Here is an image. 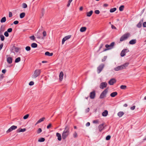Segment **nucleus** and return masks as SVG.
I'll return each mask as SVG.
<instances>
[{"label": "nucleus", "mask_w": 146, "mask_h": 146, "mask_svg": "<svg viewBox=\"0 0 146 146\" xmlns=\"http://www.w3.org/2000/svg\"><path fill=\"white\" fill-rule=\"evenodd\" d=\"M69 129L70 127L69 126L67 125L65 127L62 134V138L63 139H66L69 134Z\"/></svg>", "instance_id": "f257e3e1"}, {"label": "nucleus", "mask_w": 146, "mask_h": 146, "mask_svg": "<svg viewBox=\"0 0 146 146\" xmlns=\"http://www.w3.org/2000/svg\"><path fill=\"white\" fill-rule=\"evenodd\" d=\"M41 72L40 70L39 69L36 70L34 72L32 76V78H35L38 76H39Z\"/></svg>", "instance_id": "f03ea898"}, {"label": "nucleus", "mask_w": 146, "mask_h": 146, "mask_svg": "<svg viewBox=\"0 0 146 146\" xmlns=\"http://www.w3.org/2000/svg\"><path fill=\"white\" fill-rule=\"evenodd\" d=\"M130 34L129 33H127L122 36L120 38V40L121 42L123 41L124 40H126L129 36Z\"/></svg>", "instance_id": "7ed1b4c3"}, {"label": "nucleus", "mask_w": 146, "mask_h": 146, "mask_svg": "<svg viewBox=\"0 0 146 146\" xmlns=\"http://www.w3.org/2000/svg\"><path fill=\"white\" fill-rule=\"evenodd\" d=\"M105 66V65L103 64H100L97 68V72L98 74H99L102 71Z\"/></svg>", "instance_id": "20e7f679"}, {"label": "nucleus", "mask_w": 146, "mask_h": 146, "mask_svg": "<svg viewBox=\"0 0 146 146\" xmlns=\"http://www.w3.org/2000/svg\"><path fill=\"white\" fill-rule=\"evenodd\" d=\"M108 92V89H105L101 94L100 96V99H103L106 96Z\"/></svg>", "instance_id": "39448f33"}, {"label": "nucleus", "mask_w": 146, "mask_h": 146, "mask_svg": "<svg viewBox=\"0 0 146 146\" xmlns=\"http://www.w3.org/2000/svg\"><path fill=\"white\" fill-rule=\"evenodd\" d=\"M17 127L15 125H13L11 126L8 130L7 131V133H9L12 131L13 130H15L17 128Z\"/></svg>", "instance_id": "423d86ee"}, {"label": "nucleus", "mask_w": 146, "mask_h": 146, "mask_svg": "<svg viewBox=\"0 0 146 146\" xmlns=\"http://www.w3.org/2000/svg\"><path fill=\"white\" fill-rule=\"evenodd\" d=\"M107 85V84L106 82H102L100 85V88L101 89H103L104 88H106Z\"/></svg>", "instance_id": "0eeeda50"}, {"label": "nucleus", "mask_w": 146, "mask_h": 146, "mask_svg": "<svg viewBox=\"0 0 146 146\" xmlns=\"http://www.w3.org/2000/svg\"><path fill=\"white\" fill-rule=\"evenodd\" d=\"M128 52H129V50L127 49H123L122 50L120 54L121 56V57L124 56L125 55V53Z\"/></svg>", "instance_id": "6e6552de"}, {"label": "nucleus", "mask_w": 146, "mask_h": 146, "mask_svg": "<svg viewBox=\"0 0 146 146\" xmlns=\"http://www.w3.org/2000/svg\"><path fill=\"white\" fill-rule=\"evenodd\" d=\"M96 96V93L95 91L91 92L90 94V97L91 99H94Z\"/></svg>", "instance_id": "1a4fd4ad"}, {"label": "nucleus", "mask_w": 146, "mask_h": 146, "mask_svg": "<svg viewBox=\"0 0 146 146\" xmlns=\"http://www.w3.org/2000/svg\"><path fill=\"white\" fill-rule=\"evenodd\" d=\"M114 44L115 42H113L111 43L110 45H108V44H106L105 45V47L106 48H111V49L113 48Z\"/></svg>", "instance_id": "9d476101"}, {"label": "nucleus", "mask_w": 146, "mask_h": 146, "mask_svg": "<svg viewBox=\"0 0 146 146\" xmlns=\"http://www.w3.org/2000/svg\"><path fill=\"white\" fill-rule=\"evenodd\" d=\"M104 124L102 123L98 127V129L99 131L100 132H101L102 130H103L105 126H104Z\"/></svg>", "instance_id": "9b49d317"}, {"label": "nucleus", "mask_w": 146, "mask_h": 146, "mask_svg": "<svg viewBox=\"0 0 146 146\" xmlns=\"http://www.w3.org/2000/svg\"><path fill=\"white\" fill-rule=\"evenodd\" d=\"M71 36V35H69L65 36L64 38H63L62 40V44H63L64 43L65 41L70 38Z\"/></svg>", "instance_id": "f8f14e48"}, {"label": "nucleus", "mask_w": 146, "mask_h": 146, "mask_svg": "<svg viewBox=\"0 0 146 146\" xmlns=\"http://www.w3.org/2000/svg\"><path fill=\"white\" fill-rule=\"evenodd\" d=\"M116 82V80L114 78L111 79L109 81L108 83L110 85H112Z\"/></svg>", "instance_id": "ddd939ff"}, {"label": "nucleus", "mask_w": 146, "mask_h": 146, "mask_svg": "<svg viewBox=\"0 0 146 146\" xmlns=\"http://www.w3.org/2000/svg\"><path fill=\"white\" fill-rule=\"evenodd\" d=\"M26 131V129L25 128L21 129V128H20L17 130V133H20L21 132H24Z\"/></svg>", "instance_id": "4468645a"}, {"label": "nucleus", "mask_w": 146, "mask_h": 146, "mask_svg": "<svg viewBox=\"0 0 146 146\" xmlns=\"http://www.w3.org/2000/svg\"><path fill=\"white\" fill-rule=\"evenodd\" d=\"M12 58L11 57H8L7 58V61L9 64H11L12 62Z\"/></svg>", "instance_id": "2eb2a0df"}, {"label": "nucleus", "mask_w": 146, "mask_h": 146, "mask_svg": "<svg viewBox=\"0 0 146 146\" xmlns=\"http://www.w3.org/2000/svg\"><path fill=\"white\" fill-rule=\"evenodd\" d=\"M56 136L58 137L57 139L58 140L60 141L61 140V134L58 133H56Z\"/></svg>", "instance_id": "dca6fc26"}, {"label": "nucleus", "mask_w": 146, "mask_h": 146, "mask_svg": "<svg viewBox=\"0 0 146 146\" xmlns=\"http://www.w3.org/2000/svg\"><path fill=\"white\" fill-rule=\"evenodd\" d=\"M129 64V63L128 62H126L123 65L121 66L122 68V69H123L125 68L128 66Z\"/></svg>", "instance_id": "f3484780"}, {"label": "nucleus", "mask_w": 146, "mask_h": 146, "mask_svg": "<svg viewBox=\"0 0 146 146\" xmlns=\"http://www.w3.org/2000/svg\"><path fill=\"white\" fill-rule=\"evenodd\" d=\"M108 114V111L107 110H105L102 112V115L104 117H106L107 115Z\"/></svg>", "instance_id": "a211bd4d"}, {"label": "nucleus", "mask_w": 146, "mask_h": 146, "mask_svg": "<svg viewBox=\"0 0 146 146\" xmlns=\"http://www.w3.org/2000/svg\"><path fill=\"white\" fill-rule=\"evenodd\" d=\"M117 94V92H114L111 94L110 96L112 97H114Z\"/></svg>", "instance_id": "6ab92c4d"}, {"label": "nucleus", "mask_w": 146, "mask_h": 146, "mask_svg": "<svg viewBox=\"0 0 146 146\" xmlns=\"http://www.w3.org/2000/svg\"><path fill=\"white\" fill-rule=\"evenodd\" d=\"M122 69V68L121 66H118L114 68V70L116 71H118Z\"/></svg>", "instance_id": "aec40b11"}, {"label": "nucleus", "mask_w": 146, "mask_h": 146, "mask_svg": "<svg viewBox=\"0 0 146 146\" xmlns=\"http://www.w3.org/2000/svg\"><path fill=\"white\" fill-rule=\"evenodd\" d=\"M53 53H50L48 51L46 52L45 53V55L46 56H51L53 55Z\"/></svg>", "instance_id": "412c9836"}, {"label": "nucleus", "mask_w": 146, "mask_h": 146, "mask_svg": "<svg viewBox=\"0 0 146 146\" xmlns=\"http://www.w3.org/2000/svg\"><path fill=\"white\" fill-rule=\"evenodd\" d=\"M124 113L123 111H120L117 113V115L119 117H120L123 116Z\"/></svg>", "instance_id": "4be33fe9"}, {"label": "nucleus", "mask_w": 146, "mask_h": 146, "mask_svg": "<svg viewBox=\"0 0 146 146\" xmlns=\"http://www.w3.org/2000/svg\"><path fill=\"white\" fill-rule=\"evenodd\" d=\"M136 43V39H132L129 42V43L131 44H133Z\"/></svg>", "instance_id": "5701e85b"}, {"label": "nucleus", "mask_w": 146, "mask_h": 146, "mask_svg": "<svg viewBox=\"0 0 146 146\" xmlns=\"http://www.w3.org/2000/svg\"><path fill=\"white\" fill-rule=\"evenodd\" d=\"M63 73L62 72H60L59 75V79L60 80H62L63 78Z\"/></svg>", "instance_id": "b1692460"}, {"label": "nucleus", "mask_w": 146, "mask_h": 146, "mask_svg": "<svg viewBox=\"0 0 146 146\" xmlns=\"http://www.w3.org/2000/svg\"><path fill=\"white\" fill-rule=\"evenodd\" d=\"M93 11L92 10L86 13V15L88 17H90L92 14Z\"/></svg>", "instance_id": "393cba45"}, {"label": "nucleus", "mask_w": 146, "mask_h": 146, "mask_svg": "<svg viewBox=\"0 0 146 146\" xmlns=\"http://www.w3.org/2000/svg\"><path fill=\"white\" fill-rule=\"evenodd\" d=\"M86 29V27H82L80 29V31L81 32H83L85 31Z\"/></svg>", "instance_id": "a878e982"}, {"label": "nucleus", "mask_w": 146, "mask_h": 146, "mask_svg": "<svg viewBox=\"0 0 146 146\" xmlns=\"http://www.w3.org/2000/svg\"><path fill=\"white\" fill-rule=\"evenodd\" d=\"M6 21V19L5 17H3L1 20L0 22L1 23L5 22Z\"/></svg>", "instance_id": "bb28decb"}, {"label": "nucleus", "mask_w": 146, "mask_h": 146, "mask_svg": "<svg viewBox=\"0 0 146 146\" xmlns=\"http://www.w3.org/2000/svg\"><path fill=\"white\" fill-rule=\"evenodd\" d=\"M32 47L33 48H35L37 46V44L35 43H33L31 44Z\"/></svg>", "instance_id": "cd10ccee"}, {"label": "nucleus", "mask_w": 146, "mask_h": 146, "mask_svg": "<svg viewBox=\"0 0 146 146\" xmlns=\"http://www.w3.org/2000/svg\"><path fill=\"white\" fill-rule=\"evenodd\" d=\"M5 30V27L4 25H2L0 29V31L1 32V31L3 32Z\"/></svg>", "instance_id": "c85d7f7f"}, {"label": "nucleus", "mask_w": 146, "mask_h": 146, "mask_svg": "<svg viewBox=\"0 0 146 146\" xmlns=\"http://www.w3.org/2000/svg\"><path fill=\"white\" fill-rule=\"evenodd\" d=\"M25 15V13H22L20 14V17L21 18H23Z\"/></svg>", "instance_id": "c756f323"}, {"label": "nucleus", "mask_w": 146, "mask_h": 146, "mask_svg": "<svg viewBox=\"0 0 146 146\" xmlns=\"http://www.w3.org/2000/svg\"><path fill=\"white\" fill-rule=\"evenodd\" d=\"M21 60V58L19 57H18L16 58L15 61V63H18Z\"/></svg>", "instance_id": "7c9ffc66"}, {"label": "nucleus", "mask_w": 146, "mask_h": 146, "mask_svg": "<svg viewBox=\"0 0 146 146\" xmlns=\"http://www.w3.org/2000/svg\"><path fill=\"white\" fill-rule=\"evenodd\" d=\"M117 9L116 8H113L111 9L110 10V12L111 13H113Z\"/></svg>", "instance_id": "2f4dec72"}, {"label": "nucleus", "mask_w": 146, "mask_h": 146, "mask_svg": "<svg viewBox=\"0 0 146 146\" xmlns=\"http://www.w3.org/2000/svg\"><path fill=\"white\" fill-rule=\"evenodd\" d=\"M124 6L123 5H121L119 7V10L120 11H122L123 10Z\"/></svg>", "instance_id": "473e14b6"}, {"label": "nucleus", "mask_w": 146, "mask_h": 146, "mask_svg": "<svg viewBox=\"0 0 146 146\" xmlns=\"http://www.w3.org/2000/svg\"><path fill=\"white\" fill-rule=\"evenodd\" d=\"M44 141L45 139L44 138H41L38 140V141L39 142H44Z\"/></svg>", "instance_id": "72a5a7b5"}, {"label": "nucleus", "mask_w": 146, "mask_h": 146, "mask_svg": "<svg viewBox=\"0 0 146 146\" xmlns=\"http://www.w3.org/2000/svg\"><path fill=\"white\" fill-rule=\"evenodd\" d=\"M93 123H94L98 124L99 123V121L98 119L94 120L93 121Z\"/></svg>", "instance_id": "f704fd0d"}, {"label": "nucleus", "mask_w": 146, "mask_h": 146, "mask_svg": "<svg viewBox=\"0 0 146 146\" xmlns=\"http://www.w3.org/2000/svg\"><path fill=\"white\" fill-rule=\"evenodd\" d=\"M126 87L125 85H121L120 86V88L122 89H125Z\"/></svg>", "instance_id": "c9c22d12"}, {"label": "nucleus", "mask_w": 146, "mask_h": 146, "mask_svg": "<svg viewBox=\"0 0 146 146\" xmlns=\"http://www.w3.org/2000/svg\"><path fill=\"white\" fill-rule=\"evenodd\" d=\"M29 114H27L25 115L23 117V118L24 119H27L29 117Z\"/></svg>", "instance_id": "e433bc0d"}, {"label": "nucleus", "mask_w": 146, "mask_h": 146, "mask_svg": "<svg viewBox=\"0 0 146 146\" xmlns=\"http://www.w3.org/2000/svg\"><path fill=\"white\" fill-rule=\"evenodd\" d=\"M0 37L2 41H3L4 40L5 37L3 35H0Z\"/></svg>", "instance_id": "4c0bfd02"}, {"label": "nucleus", "mask_w": 146, "mask_h": 146, "mask_svg": "<svg viewBox=\"0 0 146 146\" xmlns=\"http://www.w3.org/2000/svg\"><path fill=\"white\" fill-rule=\"evenodd\" d=\"M45 119V117H42L40 119L38 120V121L39 122V123L42 122L43 121L44 119Z\"/></svg>", "instance_id": "58836bf2"}, {"label": "nucleus", "mask_w": 146, "mask_h": 146, "mask_svg": "<svg viewBox=\"0 0 146 146\" xmlns=\"http://www.w3.org/2000/svg\"><path fill=\"white\" fill-rule=\"evenodd\" d=\"M23 7L24 8H26L27 7V5L25 3H24L22 4Z\"/></svg>", "instance_id": "ea45409f"}, {"label": "nucleus", "mask_w": 146, "mask_h": 146, "mask_svg": "<svg viewBox=\"0 0 146 146\" xmlns=\"http://www.w3.org/2000/svg\"><path fill=\"white\" fill-rule=\"evenodd\" d=\"M44 12H45L44 9H42L41 11V13L42 17H43L44 16Z\"/></svg>", "instance_id": "a19ab883"}, {"label": "nucleus", "mask_w": 146, "mask_h": 146, "mask_svg": "<svg viewBox=\"0 0 146 146\" xmlns=\"http://www.w3.org/2000/svg\"><path fill=\"white\" fill-rule=\"evenodd\" d=\"M141 26L142 24L139 22L137 25V27L139 28H141Z\"/></svg>", "instance_id": "79ce46f5"}, {"label": "nucleus", "mask_w": 146, "mask_h": 146, "mask_svg": "<svg viewBox=\"0 0 146 146\" xmlns=\"http://www.w3.org/2000/svg\"><path fill=\"white\" fill-rule=\"evenodd\" d=\"M26 50L27 51H29L31 50V47L29 46H27L25 48Z\"/></svg>", "instance_id": "37998d69"}, {"label": "nucleus", "mask_w": 146, "mask_h": 146, "mask_svg": "<svg viewBox=\"0 0 146 146\" xmlns=\"http://www.w3.org/2000/svg\"><path fill=\"white\" fill-rule=\"evenodd\" d=\"M5 36L6 37H8L9 36V34L8 32L5 31L4 33Z\"/></svg>", "instance_id": "c03bdc74"}, {"label": "nucleus", "mask_w": 146, "mask_h": 146, "mask_svg": "<svg viewBox=\"0 0 146 146\" xmlns=\"http://www.w3.org/2000/svg\"><path fill=\"white\" fill-rule=\"evenodd\" d=\"M111 138V136L110 135H108L106 136V139L107 140H109Z\"/></svg>", "instance_id": "a18cd8bd"}, {"label": "nucleus", "mask_w": 146, "mask_h": 146, "mask_svg": "<svg viewBox=\"0 0 146 146\" xmlns=\"http://www.w3.org/2000/svg\"><path fill=\"white\" fill-rule=\"evenodd\" d=\"M42 131L41 128H39L37 131V133L38 134L40 133Z\"/></svg>", "instance_id": "49530a36"}, {"label": "nucleus", "mask_w": 146, "mask_h": 146, "mask_svg": "<svg viewBox=\"0 0 146 146\" xmlns=\"http://www.w3.org/2000/svg\"><path fill=\"white\" fill-rule=\"evenodd\" d=\"M29 38L31 40H34L35 39V37L33 35L31 36H30L29 37Z\"/></svg>", "instance_id": "de8ad7c7"}, {"label": "nucleus", "mask_w": 146, "mask_h": 146, "mask_svg": "<svg viewBox=\"0 0 146 146\" xmlns=\"http://www.w3.org/2000/svg\"><path fill=\"white\" fill-rule=\"evenodd\" d=\"M73 137L74 138H76L77 137V134L76 132H75L73 134Z\"/></svg>", "instance_id": "09e8293b"}, {"label": "nucleus", "mask_w": 146, "mask_h": 146, "mask_svg": "<svg viewBox=\"0 0 146 146\" xmlns=\"http://www.w3.org/2000/svg\"><path fill=\"white\" fill-rule=\"evenodd\" d=\"M12 31V29L11 28H10L8 29L7 30V32H8L10 33Z\"/></svg>", "instance_id": "8fccbe9b"}, {"label": "nucleus", "mask_w": 146, "mask_h": 146, "mask_svg": "<svg viewBox=\"0 0 146 146\" xmlns=\"http://www.w3.org/2000/svg\"><path fill=\"white\" fill-rule=\"evenodd\" d=\"M95 13L97 14H98L100 13V11L98 10H96L95 11Z\"/></svg>", "instance_id": "3c124183"}, {"label": "nucleus", "mask_w": 146, "mask_h": 146, "mask_svg": "<svg viewBox=\"0 0 146 146\" xmlns=\"http://www.w3.org/2000/svg\"><path fill=\"white\" fill-rule=\"evenodd\" d=\"M34 84V82L33 81H31L29 83V85L30 86H32Z\"/></svg>", "instance_id": "603ef678"}, {"label": "nucleus", "mask_w": 146, "mask_h": 146, "mask_svg": "<svg viewBox=\"0 0 146 146\" xmlns=\"http://www.w3.org/2000/svg\"><path fill=\"white\" fill-rule=\"evenodd\" d=\"M42 34L44 36H45L46 35V32L45 31H44L43 32Z\"/></svg>", "instance_id": "864d4df0"}, {"label": "nucleus", "mask_w": 146, "mask_h": 146, "mask_svg": "<svg viewBox=\"0 0 146 146\" xmlns=\"http://www.w3.org/2000/svg\"><path fill=\"white\" fill-rule=\"evenodd\" d=\"M12 16V13L11 12H9V17H11Z\"/></svg>", "instance_id": "5fc2aeb1"}, {"label": "nucleus", "mask_w": 146, "mask_h": 146, "mask_svg": "<svg viewBox=\"0 0 146 146\" xmlns=\"http://www.w3.org/2000/svg\"><path fill=\"white\" fill-rule=\"evenodd\" d=\"M19 49L17 47H15V51L16 52H18L19 51Z\"/></svg>", "instance_id": "6e6d98bb"}, {"label": "nucleus", "mask_w": 146, "mask_h": 146, "mask_svg": "<svg viewBox=\"0 0 146 146\" xmlns=\"http://www.w3.org/2000/svg\"><path fill=\"white\" fill-rule=\"evenodd\" d=\"M135 106H133L132 107H130V109L131 110H133L135 109Z\"/></svg>", "instance_id": "4d7b16f0"}, {"label": "nucleus", "mask_w": 146, "mask_h": 146, "mask_svg": "<svg viewBox=\"0 0 146 146\" xmlns=\"http://www.w3.org/2000/svg\"><path fill=\"white\" fill-rule=\"evenodd\" d=\"M52 126L51 124V123H50L47 126V128L48 129H49Z\"/></svg>", "instance_id": "13d9d810"}, {"label": "nucleus", "mask_w": 146, "mask_h": 146, "mask_svg": "<svg viewBox=\"0 0 146 146\" xmlns=\"http://www.w3.org/2000/svg\"><path fill=\"white\" fill-rule=\"evenodd\" d=\"M19 23V21H15L13 22L14 24L15 25Z\"/></svg>", "instance_id": "bf43d9fd"}, {"label": "nucleus", "mask_w": 146, "mask_h": 146, "mask_svg": "<svg viewBox=\"0 0 146 146\" xmlns=\"http://www.w3.org/2000/svg\"><path fill=\"white\" fill-rule=\"evenodd\" d=\"M111 28L112 29H116V28L113 25H111Z\"/></svg>", "instance_id": "052dcab7"}, {"label": "nucleus", "mask_w": 146, "mask_h": 146, "mask_svg": "<svg viewBox=\"0 0 146 146\" xmlns=\"http://www.w3.org/2000/svg\"><path fill=\"white\" fill-rule=\"evenodd\" d=\"M106 58H107L106 56H104V58L102 59V62L106 60Z\"/></svg>", "instance_id": "680f3d73"}, {"label": "nucleus", "mask_w": 146, "mask_h": 146, "mask_svg": "<svg viewBox=\"0 0 146 146\" xmlns=\"http://www.w3.org/2000/svg\"><path fill=\"white\" fill-rule=\"evenodd\" d=\"M3 43L0 44V51L2 49V47L3 46Z\"/></svg>", "instance_id": "e2e57ef3"}, {"label": "nucleus", "mask_w": 146, "mask_h": 146, "mask_svg": "<svg viewBox=\"0 0 146 146\" xmlns=\"http://www.w3.org/2000/svg\"><path fill=\"white\" fill-rule=\"evenodd\" d=\"M143 27H146V22H144L143 24Z\"/></svg>", "instance_id": "0e129e2a"}, {"label": "nucleus", "mask_w": 146, "mask_h": 146, "mask_svg": "<svg viewBox=\"0 0 146 146\" xmlns=\"http://www.w3.org/2000/svg\"><path fill=\"white\" fill-rule=\"evenodd\" d=\"M90 123L89 122H88L86 124V126L87 127L89 126L90 125Z\"/></svg>", "instance_id": "69168bd1"}, {"label": "nucleus", "mask_w": 146, "mask_h": 146, "mask_svg": "<svg viewBox=\"0 0 146 146\" xmlns=\"http://www.w3.org/2000/svg\"><path fill=\"white\" fill-rule=\"evenodd\" d=\"M3 78V74L0 76V80H2Z\"/></svg>", "instance_id": "338daca9"}, {"label": "nucleus", "mask_w": 146, "mask_h": 146, "mask_svg": "<svg viewBox=\"0 0 146 146\" xmlns=\"http://www.w3.org/2000/svg\"><path fill=\"white\" fill-rule=\"evenodd\" d=\"M90 108H87L86 110V111L87 112H88L89 111Z\"/></svg>", "instance_id": "774afa93"}]
</instances>
